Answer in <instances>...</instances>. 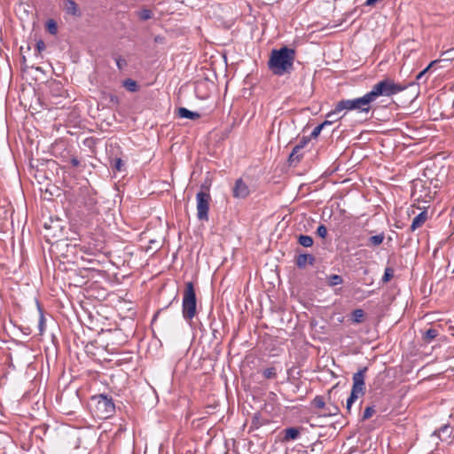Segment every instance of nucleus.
Here are the masks:
<instances>
[{
    "instance_id": "obj_33",
    "label": "nucleus",
    "mask_w": 454,
    "mask_h": 454,
    "mask_svg": "<svg viewBox=\"0 0 454 454\" xmlns=\"http://www.w3.org/2000/svg\"><path fill=\"white\" fill-rule=\"evenodd\" d=\"M326 413L330 416L337 415L340 412V409L337 405L333 403H330L327 407H325Z\"/></svg>"
},
{
    "instance_id": "obj_3",
    "label": "nucleus",
    "mask_w": 454,
    "mask_h": 454,
    "mask_svg": "<svg viewBox=\"0 0 454 454\" xmlns=\"http://www.w3.org/2000/svg\"><path fill=\"white\" fill-rule=\"evenodd\" d=\"M89 405L94 416L99 419L111 418L115 412V405L113 398L106 394L91 396Z\"/></svg>"
},
{
    "instance_id": "obj_12",
    "label": "nucleus",
    "mask_w": 454,
    "mask_h": 454,
    "mask_svg": "<svg viewBox=\"0 0 454 454\" xmlns=\"http://www.w3.org/2000/svg\"><path fill=\"white\" fill-rule=\"evenodd\" d=\"M427 220V212L424 210L413 218L411 225L410 227L411 231H414L418 228L421 227L426 223Z\"/></svg>"
},
{
    "instance_id": "obj_19",
    "label": "nucleus",
    "mask_w": 454,
    "mask_h": 454,
    "mask_svg": "<svg viewBox=\"0 0 454 454\" xmlns=\"http://www.w3.org/2000/svg\"><path fill=\"white\" fill-rule=\"evenodd\" d=\"M359 396H362L361 394L359 392H356L354 390L351 389V393H350V395L349 397L347 399V403H346V409H347V411L349 413L350 411H351V406L352 404L358 399Z\"/></svg>"
},
{
    "instance_id": "obj_27",
    "label": "nucleus",
    "mask_w": 454,
    "mask_h": 454,
    "mask_svg": "<svg viewBox=\"0 0 454 454\" xmlns=\"http://www.w3.org/2000/svg\"><path fill=\"white\" fill-rule=\"evenodd\" d=\"M39 309V322H38V329H39V333L40 334H43V333L44 332V329H45V318H44V316H43V309L40 308V306L38 307Z\"/></svg>"
},
{
    "instance_id": "obj_25",
    "label": "nucleus",
    "mask_w": 454,
    "mask_h": 454,
    "mask_svg": "<svg viewBox=\"0 0 454 454\" xmlns=\"http://www.w3.org/2000/svg\"><path fill=\"white\" fill-rule=\"evenodd\" d=\"M114 59L116 66L120 71H122L123 69H125L127 67L128 63H127L126 59H123L121 56L115 55L114 57Z\"/></svg>"
},
{
    "instance_id": "obj_10",
    "label": "nucleus",
    "mask_w": 454,
    "mask_h": 454,
    "mask_svg": "<svg viewBox=\"0 0 454 454\" xmlns=\"http://www.w3.org/2000/svg\"><path fill=\"white\" fill-rule=\"evenodd\" d=\"M315 262V257L309 254H301L295 258V264L298 268L303 269L307 264L312 265Z\"/></svg>"
},
{
    "instance_id": "obj_20",
    "label": "nucleus",
    "mask_w": 454,
    "mask_h": 454,
    "mask_svg": "<svg viewBox=\"0 0 454 454\" xmlns=\"http://www.w3.org/2000/svg\"><path fill=\"white\" fill-rule=\"evenodd\" d=\"M262 376L266 380H273L277 378L278 372L275 367H269L262 372Z\"/></svg>"
},
{
    "instance_id": "obj_16",
    "label": "nucleus",
    "mask_w": 454,
    "mask_h": 454,
    "mask_svg": "<svg viewBox=\"0 0 454 454\" xmlns=\"http://www.w3.org/2000/svg\"><path fill=\"white\" fill-rule=\"evenodd\" d=\"M385 239L384 232H381L380 234L372 236L368 239L367 246L368 247H378L382 244Z\"/></svg>"
},
{
    "instance_id": "obj_28",
    "label": "nucleus",
    "mask_w": 454,
    "mask_h": 454,
    "mask_svg": "<svg viewBox=\"0 0 454 454\" xmlns=\"http://www.w3.org/2000/svg\"><path fill=\"white\" fill-rule=\"evenodd\" d=\"M301 158V154H300V150L294 146L292 150V153L289 155V161L293 163L294 161H300Z\"/></svg>"
},
{
    "instance_id": "obj_36",
    "label": "nucleus",
    "mask_w": 454,
    "mask_h": 454,
    "mask_svg": "<svg viewBox=\"0 0 454 454\" xmlns=\"http://www.w3.org/2000/svg\"><path fill=\"white\" fill-rule=\"evenodd\" d=\"M317 234L322 238V239H325V236L327 235V229L326 227L324 225V224H320L317 228Z\"/></svg>"
},
{
    "instance_id": "obj_39",
    "label": "nucleus",
    "mask_w": 454,
    "mask_h": 454,
    "mask_svg": "<svg viewBox=\"0 0 454 454\" xmlns=\"http://www.w3.org/2000/svg\"><path fill=\"white\" fill-rule=\"evenodd\" d=\"M442 55L446 56L443 60H454V48L444 51Z\"/></svg>"
},
{
    "instance_id": "obj_13",
    "label": "nucleus",
    "mask_w": 454,
    "mask_h": 454,
    "mask_svg": "<svg viewBox=\"0 0 454 454\" xmlns=\"http://www.w3.org/2000/svg\"><path fill=\"white\" fill-rule=\"evenodd\" d=\"M439 335V330L436 328H429L422 334V340L425 344L431 343Z\"/></svg>"
},
{
    "instance_id": "obj_24",
    "label": "nucleus",
    "mask_w": 454,
    "mask_h": 454,
    "mask_svg": "<svg viewBox=\"0 0 454 454\" xmlns=\"http://www.w3.org/2000/svg\"><path fill=\"white\" fill-rule=\"evenodd\" d=\"M66 10L68 13L76 15L78 12L77 4L73 0H67L66 3Z\"/></svg>"
},
{
    "instance_id": "obj_42",
    "label": "nucleus",
    "mask_w": 454,
    "mask_h": 454,
    "mask_svg": "<svg viewBox=\"0 0 454 454\" xmlns=\"http://www.w3.org/2000/svg\"><path fill=\"white\" fill-rule=\"evenodd\" d=\"M70 163L74 168H76L80 165V160L76 157H72Z\"/></svg>"
},
{
    "instance_id": "obj_32",
    "label": "nucleus",
    "mask_w": 454,
    "mask_h": 454,
    "mask_svg": "<svg viewBox=\"0 0 454 454\" xmlns=\"http://www.w3.org/2000/svg\"><path fill=\"white\" fill-rule=\"evenodd\" d=\"M394 277V270L390 267L385 269L384 275L382 277V282L387 283Z\"/></svg>"
},
{
    "instance_id": "obj_17",
    "label": "nucleus",
    "mask_w": 454,
    "mask_h": 454,
    "mask_svg": "<svg viewBox=\"0 0 454 454\" xmlns=\"http://www.w3.org/2000/svg\"><path fill=\"white\" fill-rule=\"evenodd\" d=\"M326 283L329 286L333 287L343 283V278L340 275L333 274L326 276Z\"/></svg>"
},
{
    "instance_id": "obj_38",
    "label": "nucleus",
    "mask_w": 454,
    "mask_h": 454,
    "mask_svg": "<svg viewBox=\"0 0 454 454\" xmlns=\"http://www.w3.org/2000/svg\"><path fill=\"white\" fill-rule=\"evenodd\" d=\"M124 166V162L122 161L121 159L120 158H116L114 160V168L117 170V171H121L122 170V168Z\"/></svg>"
},
{
    "instance_id": "obj_14",
    "label": "nucleus",
    "mask_w": 454,
    "mask_h": 454,
    "mask_svg": "<svg viewBox=\"0 0 454 454\" xmlns=\"http://www.w3.org/2000/svg\"><path fill=\"white\" fill-rule=\"evenodd\" d=\"M178 116L181 118H186L190 120H197L200 117V114L197 112H192L185 107H180L178 109Z\"/></svg>"
},
{
    "instance_id": "obj_11",
    "label": "nucleus",
    "mask_w": 454,
    "mask_h": 454,
    "mask_svg": "<svg viewBox=\"0 0 454 454\" xmlns=\"http://www.w3.org/2000/svg\"><path fill=\"white\" fill-rule=\"evenodd\" d=\"M97 204H98V200H97L95 195L88 192V194L84 197V200H83V205L86 207V209L90 213L94 214V213L98 212Z\"/></svg>"
},
{
    "instance_id": "obj_9",
    "label": "nucleus",
    "mask_w": 454,
    "mask_h": 454,
    "mask_svg": "<svg viewBox=\"0 0 454 454\" xmlns=\"http://www.w3.org/2000/svg\"><path fill=\"white\" fill-rule=\"evenodd\" d=\"M454 437V430L450 423L442 426L438 430L434 431L431 437H437L442 442H448Z\"/></svg>"
},
{
    "instance_id": "obj_26",
    "label": "nucleus",
    "mask_w": 454,
    "mask_h": 454,
    "mask_svg": "<svg viewBox=\"0 0 454 454\" xmlns=\"http://www.w3.org/2000/svg\"><path fill=\"white\" fill-rule=\"evenodd\" d=\"M312 404L317 409L325 408V402L322 395H316L312 401Z\"/></svg>"
},
{
    "instance_id": "obj_23",
    "label": "nucleus",
    "mask_w": 454,
    "mask_h": 454,
    "mask_svg": "<svg viewBox=\"0 0 454 454\" xmlns=\"http://www.w3.org/2000/svg\"><path fill=\"white\" fill-rule=\"evenodd\" d=\"M364 312L361 309H356L352 312V320L355 323H361L364 320Z\"/></svg>"
},
{
    "instance_id": "obj_18",
    "label": "nucleus",
    "mask_w": 454,
    "mask_h": 454,
    "mask_svg": "<svg viewBox=\"0 0 454 454\" xmlns=\"http://www.w3.org/2000/svg\"><path fill=\"white\" fill-rule=\"evenodd\" d=\"M122 86L130 92H136L139 89L137 82L130 78L125 79L122 82Z\"/></svg>"
},
{
    "instance_id": "obj_6",
    "label": "nucleus",
    "mask_w": 454,
    "mask_h": 454,
    "mask_svg": "<svg viewBox=\"0 0 454 454\" xmlns=\"http://www.w3.org/2000/svg\"><path fill=\"white\" fill-rule=\"evenodd\" d=\"M211 196L208 188L202 185L201 190L196 194L197 217L200 221H208V211Z\"/></svg>"
},
{
    "instance_id": "obj_31",
    "label": "nucleus",
    "mask_w": 454,
    "mask_h": 454,
    "mask_svg": "<svg viewBox=\"0 0 454 454\" xmlns=\"http://www.w3.org/2000/svg\"><path fill=\"white\" fill-rule=\"evenodd\" d=\"M138 17L142 20H147L153 18V12L149 9H143L138 12Z\"/></svg>"
},
{
    "instance_id": "obj_30",
    "label": "nucleus",
    "mask_w": 454,
    "mask_h": 454,
    "mask_svg": "<svg viewBox=\"0 0 454 454\" xmlns=\"http://www.w3.org/2000/svg\"><path fill=\"white\" fill-rule=\"evenodd\" d=\"M440 60H434L432 61L425 69H423L421 72H419L417 76H416V80L418 82H419L425 75L429 71V69L434 65L436 64L437 62H439Z\"/></svg>"
},
{
    "instance_id": "obj_5",
    "label": "nucleus",
    "mask_w": 454,
    "mask_h": 454,
    "mask_svg": "<svg viewBox=\"0 0 454 454\" xmlns=\"http://www.w3.org/2000/svg\"><path fill=\"white\" fill-rule=\"evenodd\" d=\"M197 313V298L192 282L185 283L183 294L182 315L185 321L191 322Z\"/></svg>"
},
{
    "instance_id": "obj_41",
    "label": "nucleus",
    "mask_w": 454,
    "mask_h": 454,
    "mask_svg": "<svg viewBox=\"0 0 454 454\" xmlns=\"http://www.w3.org/2000/svg\"><path fill=\"white\" fill-rule=\"evenodd\" d=\"M45 49V43L43 40H38L36 43V51L41 53Z\"/></svg>"
},
{
    "instance_id": "obj_7",
    "label": "nucleus",
    "mask_w": 454,
    "mask_h": 454,
    "mask_svg": "<svg viewBox=\"0 0 454 454\" xmlns=\"http://www.w3.org/2000/svg\"><path fill=\"white\" fill-rule=\"evenodd\" d=\"M367 370L368 368L366 366L362 367L354 373L352 377L353 384L351 389L356 392H359L361 395H364L366 390L364 379Z\"/></svg>"
},
{
    "instance_id": "obj_15",
    "label": "nucleus",
    "mask_w": 454,
    "mask_h": 454,
    "mask_svg": "<svg viewBox=\"0 0 454 454\" xmlns=\"http://www.w3.org/2000/svg\"><path fill=\"white\" fill-rule=\"evenodd\" d=\"M284 432V440L286 442L296 440L300 435V430L297 427H288Z\"/></svg>"
},
{
    "instance_id": "obj_4",
    "label": "nucleus",
    "mask_w": 454,
    "mask_h": 454,
    "mask_svg": "<svg viewBox=\"0 0 454 454\" xmlns=\"http://www.w3.org/2000/svg\"><path fill=\"white\" fill-rule=\"evenodd\" d=\"M407 88V85L396 83L391 78H385L375 83L369 92L372 101L374 102L379 97H392Z\"/></svg>"
},
{
    "instance_id": "obj_29",
    "label": "nucleus",
    "mask_w": 454,
    "mask_h": 454,
    "mask_svg": "<svg viewBox=\"0 0 454 454\" xmlns=\"http://www.w3.org/2000/svg\"><path fill=\"white\" fill-rule=\"evenodd\" d=\"M46 27L51 35H56L58 33L57 23L53 20H49L46 23Z\"/></svg>"
},
{
    "instance_id": "obj_37",
    "label": "nucleus",
    "mask_w": 454,
    "mask_h": 454,
    "mask_svg": "<svg viewBox=\"0 0 454 454\" xmlns=\"http://www.w3.org/2000/svg\"><path fill=\"white\" fill-rule=\"evenodd\" d=\"M322 129H323V125H320V124L317 125V127L314 128V129L312 130V132L309 137L317 138L319 136Z\"/></svg>"
},
{
    "instance_id": "obj_22",
    "label": "nucleus",
    "mask_w": 454,
    "mask_h": 454,
    "mask_svg": "<svg viewBox=\"0 0 454 454\" xmlns=\"http://www.w3.org/2000/svg\"><path fill=\"white\" fill-rule=\"evenodd\" d=\"M309 451L315 454H321L323 451V442L321 441H317L310 444L309 447Z\"/></svg>"
},
{
    "instance_id": "obj_1",
    "label": "nucleus",
    "mask_w": 454,
    "mask_h": 454,
    "mask_svg": "<svg viewBox=\"0 0 454 454\" xmlns=\"http://www.w3.org/2000/svg\"><path fill=\"white\" fill-rule=\"evenodd\" d=\"M295 51L286 46L272 50L268 61V68L278 76L290 74L294 70Z\"/></svg>"
},
{
    "instance_id": "obj_21",
    "label": "nucleus",
    "mask_w": 454,
    "mask_h": 454,
    "mask_svg": "<svg viewBox=\"0 0 454 454\" xmlns=\"http://www.w3.org/2000/svg\"><path fill=\"white\" fill-rule=\"evenodd\" d=\"M298 242L304 247H310L313 245V239L308 235H300Z\"/></svg>"
},
{
    "instance_id": "obj_8",
    "label": "nucleus",
    "mask_w": 454,
    "mask_h": 454,
    "mask_svg": "<svg viewBox=\"0 0 454 454\" xmlns=\"http://www.w3.org/2000/svg\"><path fill=\"white\" fill-rule=\"evenodd\" d=\"M250 194L248 185L243 181L242 178L236 180L232 188V195L236 199H246Z\"/></svg>"
},
{
    "instance_id": "obj_40",
    "label": "nucleus",
    "mask_w": 454,
    "mask_h": 454,
    "mask_svg": "<svg viewBox=\"0 0 454 454\" xmlns=\"http://www.w3.org/2000/svg\"><path fill=\"white\" fill-rule=\"evenodd\" d=\"M340 119V117H336V115H335L333 117L327 118V120L323 121L320 125H323V129H324L325 126H329V125L333 124L335 121H338Z\"/></svg>"
},
{
    "instance_id": "obj_34",
    "label": "nucleus",
    "mask_w": 454,
    "mask_h": 454,
    "mask_svg": "<svg viewBox=\"0 0 454 454\" xmlns=\"http://www.w3.org/2000/svg\"><path fill=\"white\" fill-rule=\"evenodd\" d=\"M375 413L374 406H368L364 411L362 420L370 419Z\"/></svg>"
},
{
    "instance_id": "obj_2",
    "label": "nucleus",
    "mask_w": 454,
    "mask_h": 454,
    "mask_svg": "<svg viewBox=\"0 0 454 454\" xmlns=\"http://www.w3.org/2000/svg\"><path fill=\"white\" fill-rule=\"evenodd\" d=\"M372 99L369 92L365 93L363 97L353 98V99H342L339 101L334 109L326 114V118L333 117L339 114L341 111H352L356 110L360 113H369L372 106Z\"/></svg>"
},
{
    "instance_id": "obj_35",
    "label": "nucleus",
    "mask_w": 454,
    "mask_h": 454,
    "mask_svg": "<svg viewBox=\"0 0 454 454\" xmlns=\"http://www.w3.org/2000/svg\"><path fill=\"white\" fill-rule=\"evenodd\" d=\"M309 141H310V137H302L301 139L299 141V143L295 146L297 147V149H299L301 151L308 145V143Z\"/></svg>"
}]
</instances>
